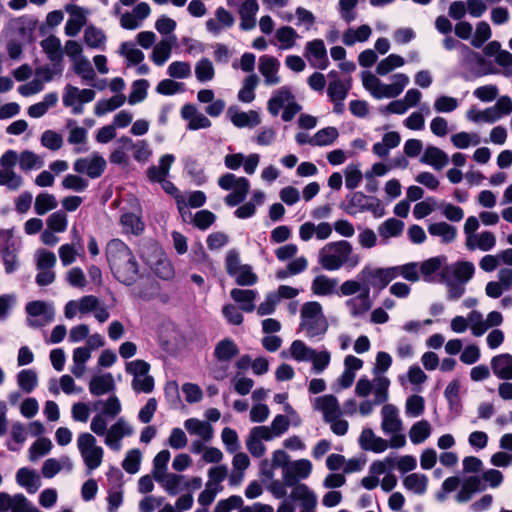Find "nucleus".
Returning a JSON list of instances; mask_svg holds the SVG:
<instances>
[{
    "label": "nucleus",
    "instance_id": "nucleus-11",
    "mask_svg": "<svg viewBox=\"0 0 512 512\" xmlns=\"http://www.w3.org/2000/svg\"><path fill=\"white\" fill-rule=\"evenodd\" d=\"M77 448L88 472H92L101 466L104 450L97 445V439L94 435L88 432L80 433L77 437Z\"/></svg>",
    "mask_w": 512,
    "mask_h": 512
},
{
    "label": "nucleus",
    "instance_id": "nucleus-15",
    "mask_svg": "<svg viewBox=\"0 0 512 512\" xmlns=\"http://www.w3.org/2000/svg\"><path fill=\"white\" fill-rule=\"evenodd\" d=\"M226 3L229 7L237 9L241 30L249 31L255 28L256 14L259 10L257 0H226Z\"/></svg>",
    "mask_w": 512,
    "mask_h": 512
},
{
    "label": "nucleus",
    "instance_id": "nucleus-63",
    "mask_svg": "<svg viewBox=\"0 0 512 512\" xmlns=\"http://www.w3.org/2000/svg\"><path fill=\"white\" fill-rule=\"evenodd\" d=\"M404 228V222L396 218H389L378 227L379 235L384 239L398 237Z\"/></svg>",
    "mask_w": 512,
    "mask_h": 512
},
{
    "label": "nucleus",
    "instance_id": "nucleus-20",
    "mask_svg": "<svg viewBox=\"0 0 512 512\" xmlns=\"http://www.w3.org/2000/svg\"><path fill=\"white\" fill-rule=\"evenodd\" d=\"M94 295H85L78 300H70L65 304L64 316L66 319H73L77 314H88L93 312L99 303Z\"/></svg>",
    "mask_w": 512,
    "mask_h": 512
},
{
    "label": "nucleus",
    "instance_id": "nucleus-32",
    "mask_svg": "<svg viewBox=\"0 0 512 512\" xmlns=\"http://www.w3.org/2000/svg\"><path fill=\"white\" fill-rule=\"evenodd\" d=\"M491 369L493 374L501 380H512V355L502 353L492 357Z\"/></svg>",
    "mask_w": 512,
    "mask_h": 512
},
{
    "label": "nucleus",
    "instance_id": "nucleus-2",
    "mask_svg": "<svg viewBox=\"0 0 512 512\" xmlns=\"http://www.w3.org/2000/svg\"><path fill=\"white\" fill-rule=\"evenodd\" d=\"M105 255L113 276L125 285L134 284L139 276V264L132 250L120 239H111Z\"/></svg>",
    "mask_w": 512,
    "mask_h": 512
},
{
    "label": "nucleus",
    "instance_id": "nucleus-26",
    "mask_svg": "<svg viewBox=\"0 0 512 512\" xmlns=\"http://www.w3.org/2000/svg\"><path fill=\"white\" fill-rule=\"evenodd\" d=\"M234 23V16L225 8L218 7L215 11V17L206 21V28L214 35H218L222 30L231 28Z\"/></svg>",
    "mask_w": 512,
    "mask_h": 512
},
{
    "label": "nucleus",
    "instance_id": "nucleus-14",
    "mask_svg": "<svg viewBox=\"0 0 512 512\" xmlns=\"http://www.w3.org/2000/svg\"><path fill=\"white\" fill-rule=\"evenodd\" d=\"M329 77H333L327 86V97L328 100L333 104V112L340 115L345 111L344 101L346 100L348 93L351 89L350 80H340L337 77V73L331 71L328 74Z\"/></svg>",
    "mask_w": 512,
    "mask_h": 512
},
{
    "label": "nucleus",
    "instance_id": "nucleus-25",
    "mask_svg": "<svg viewBox=\"0 0 512 512\" xmlns=\"http://www.w3.org/2000/svg\"><path fill=\"white\" fill-rule=\"evenodd\" d=\"M206 199V194L200 190L190 192L186 195H175L177 209L182 217L188 213L189 208L202 207L206 203Z\"/></svg>",
    "mask_w": 512,
    "mask_h": 512
},
{
    "label": "nucleus",
    "instance_id": "nucleus-64",
    "mask_svg": "<svg viewBox=\"0 0 512 512\" xmlns=\"http://www.w3.org/2000/svg\"><path fill=\"white\" fill-rule=\"evenodd\" d=\"M431 435V425L427 420H421L412 425L409 438L413 444L423 443Z\"/></svg>",
    "mask_w": 512,
    "mask_h": 512
},
{
    "label": "nucleus",
    "instance_id": "nucleus-13",
    "mask_svg": "<svg viewBox=\"0 0 512 512\" xmlns=\"http://www.w3.org/2000/svg\"><path fill=\"white\" fill-rule=\"evenodd\" d=\"M26 313L28 315L26 323L31 328H40L51 323L55 318V309L53 304L36 300L26 304Z\"/></svg>",
    "mask_w": 512,
    "mask_h": 512
},
{
    "label": "nucleus",
    "instance_id": "nucleus-46",
    "mask_svg": "<svg viewBox=\"0 0 512 512\" xmlns=\"http://www.w3.org/2000/svg\"><path fill=\"white\" fill-rule=\"evenodd\" d=\"M239 354L237 344L230 338H224L219 341L213 352V356L220 362H229Z\"/></svg>",
    "mask_w": 512,
    "mask_h": 512
},
{
    "label": "nucleus",
    "instance_id": "nucleus-37",
    "mask_svg": "<svg viewBox=\"0 0 512 512\" xmlns=\"http://www.w3.org/2000/svg\"><path fill=\"white\" fill-rule=\"evenodd\" d=\"M16 482L28 493L34 494L41 487V479L37 472L29 468H20L16 472Z\"/></svg>",
    "mask_w": 512,
    "mask_h": 512
},
{
    "label": "nucleus",
    "instance_id": "nucleus-10",
    "mask_svg": "<svg viewBox=\"0 0 512 512\" xmlns=\"http://www.w3.org/2000/svg\"><path fill=\"white\" fill-rule=\"evenodd\" d=\"M218 186L230 191L224 198V202L229 207H235L241 204L247 197L250 190V182L245 177L236 176L233 173H225L218 178Z\"/></svg>",
    "mask_w": 512,
    "mask_h": 512
},
{
    "label": "nucleus",
    "instance_id": "nucleus-58",
    "mask_svg": "<svg viewBox=\"0 0 512 512\" xmlns=\"http://www.w3.org/2000/svg\"><path fill=\"white\" fill-rule=\"evenodd\" d=\"M24 185L23 177L15 170L0 169V186L7 190L16 192Z\"/></svg>",
    "mask_w": 512,
    "mask_h": 512
},
{
    "label": "nucleus",
    "instance_id": "nucleus-16",
    "mask_svg": "<svg viewBox=\"0 0 512 512\" xmlns=\"http://www.w3.org/2000/svg\"><path fill=\"white\" fill-rule=\"evenodd\" d=\"M106 160L94 152L88 157L78 158L73 163V170L79 174H86L92 179L99 178L106 169Z\"/></svg>",
    "mask_w": 512,
    "mask_h": 512
},
{
    "label": "nucleus",
    "instance_id": "nucleus-44",
    "mask_svg": "<svg viewBox=\"0 0 512 512\" xmlns=\"http://www.w3.org/2000/svg\"><path fill=\"white\" fill-rule=\"evenodd\" d=\"M114 390L115 382L111 373L94 376L89 382V391L95 396H101Z\"/></svg>",
    "mask_w": 512,
    "mask_h": 512
},
{
    "label": "nucleus",
    "instance_id": "nucleus-61",
    "mask_svg": "<svg viewBox=\"0 0 512 512\" xmlns=\"http://www.w3.org/2000/svg\"><path fill=\"white\" fill-rule=\"evenodd\" d=\"M259 78L256 74L247 76L238 92V100L243 103H250L255 99V89L258 85Z\"/></svg>",
    "mask_w": 512,
    "mask_h": 512
},
{
    "label": "nucleus",
    "instance_id": "nucleus-36",
    "mask_svg": "<svg viewBox=\"0 0 512 512\" xmlns=\"http://www.w3.org/2000/svg\"><path fill=\"white\" fill-rule=\"evenodd\" d=\"M295 99L291 89L287 86L275 90L269 99L267 109L271 115L277 116L281 108H284L289 102Z\"/></svg>",
    "mask_w": 512,
    "mask_h": 512
},
{
    "label": "nucleus",
    "instance_id": "nucleus-55",
    "mask_svg": "<svg viewBox=\"0 0 512 512\" xmlns=\"http://www.w3.org/2000/svg\"><path fill=\"white\" fill-rule=\"evenodd\" d=\"M120 224L125 234L140 235L144 231V223L140 216L125 212L120 217Z\"/></svg>",
    "mask_w": 512,
    "mask_h": 512
},
{
    "label": "nucleus",
    "instance_id": "nucleus-60",
    "mask_svg": "<svg viewBox=\"0 0 512 512\" xmlns=\"http://www.w3.org/2000/svg\"><path fill=\"white\" fill-rule=\"evenodd\" d=\"M125 101L126 96L124 94H117L110 99L99 100L95 105L94 113L97 116L105 115L124 105Z\"/></svg>",
    "mask_w": 512,
    "mask_h": 512
},
{
    "label": "nucleus",
    "instance_id": "nucleus-31",
    "mask_svg": "<svg viewBox=\"0 0 512 512\" xmlns=\"http://www.w3.org/2000/svg\"><path fill=\"white\" fill-rule=\"evenodd\" d=\"M465 246L469 251L487 252L496 246V237L491 231H482L465 239Z\"/></svg>",
    "mask_w": 512,
    "mask_h": 512
},
{
    "label": "nucleus",
    "instance_id": "nucleus-41",
    "mask_svg": "<svg viewBox=\"0 0 512 512\" xmlns=\"http://www.w3.org/2000/svg\"><path fill=\"white\" fill-rule=\"evenodd\" d=\"M63 469L67 470L68 472L73 469V463L67 455H63L58 459L48 458L43 463L41 472L45 478L50 479Z\"/></svg>",
    "mask_w": 512,
    "mask_h": 512
},
{
    "label": "nucleus",
    "instance_id": "nucleus-24",
    "mask_svg": "<svg viewBox=\"0 0 512 512\" xmlns=\"http://www.w3.org/2000/svg\"><path fill=\"white\" fill-rule=\"evenodd\" d=\"M258 68L267 86L277 85L281 82V77L278 75L280 62L277 58L270 55L261 56Z\"/></svg>",
    "mask_w": 512,
    "mask_h": 512
},
{
    "label": "nucleus",
    "instance_id": "nucleus-50",
    "mask_svg": "<svg viewBox=\"0 0 512 512\" xmlns=\"http://www.w3.org/2000/svg\"><path fill=\"white\" fill-rule=\"evenodd\" d=\"M40 45L51 62L58 63L62 61L63 50L61 41L58 37L50 35L43 39Z\"/></svg>",
    "mask_w": 512,
    "mask_h": 512
},
{
    "label": "nucleus",
    "instance_id": "nucleus-47",
    "mask_svg": "<svg viewBox=\"0 0 512 512\" xmlns=\"http://www.w3.org/2000/svg\"><path fill=\"white\" fill-rule=\"evenodd\" d=\"M338 280L327 275H317L311 283V291L317 296H330L334 294Z\"/></svg>",
    "mask_w": 512,
    "mask_h": 512
},
{
    "label": "nucleus",
    "instance_id": "nucleus-5",
    "mask_svg": "<svg viewBox=\"0 0 512 512\" xmlns=\"http://www.w3.org/2000/svg\"><path fill=\"white\" fill-rule=\"evenodd\" d=\"M475 266L470 261H458L441 270V282L447 287V299L457 300L465 293V285L473 278Z\"/></svg>",
    "mask_w": 512,
    "mask_h": 512
},
{
    "label": "nucleus",
    "instance_id": "nucleus-12",
    "mask_svg": "<svg viewBox=\"0 0 512 512\" xmlns=\"http://www.w3.org/2000/svg\"><path fill=\"white\" fill-rule=\"evenodd\" d=\"M358 277L364 284V289L368 290L370 287L383 290L394 280L392 266L373 267L366 265L359 272Z\"/></svg>",
    "mask_w": 512,
    "mask_h": 512
},
{
    "label": "nucleus",
    "instance_id": "nucleus-42",
    "mask_svg": "<svg viewBox=\"0 0 512 512\" xmlns=\"http://www.w3.org/2000/svg\"><path fill=\"white\" fill-rule=\"evenodd\" d=\"M228 114L234 126L238 128H253L261 123V118L257 111L250 110L248 112L229 109Z\"/></svg>",
    "mask_w": 512,
    "mask_h": 512
},
{
    "label": "nucleus",
    "instance_id": "nucleus-56",
    "mask_svg": "<svg viewBox=\"0 0 512 512\" xmlns=\"http://www.w3.org/2000/svg\"><path fill=\"white\" fill-rule=\"evenodd\" d=\"M174 40L163 39L157 43L151 53V60L157 66H163L170 58Z\"/></svg>",
    "mask_w": 512,
    "mask_h": 512
},
{
    "label": "nucleus",
    "instance_id": "nucleus-28",
    "mask_svg": "<svg viewBox=\"0 0 512 512\" xmlns=\"http://www.w3.org/2000/svg\"><path fill=\"white\" fill-rule=\"evenodd\" d=\"M359 444L363 450L373 451L375 453H382L390 447L389 440L376 436L370 428L362 430L359 437Z\"/></svg>",
    "mask_w": 512,
    "mask_h": 512
},
{
    "label": "nucleus",
    "instance_id": "nucleus-43",
    "mask_svg": "<svg viewBox=\"0 0 512 512\" xmlns=\"http://www.w3.org/2000/svg\"><path fill=\"white\" fill-rule=\"evenodd\" d=\"M66 125L69 129L68 143L77 146L74 149L76 153L85 152L87 150L85 147L87 144V130L77 126L76 121L72 119L68 120Z\"/></svg>",
    "mask_w": 512,
    "mask_h": 512
},
{
    "label": "nucleus",
    "instance_id": "nucleus-27",
    "mask_svg": "<svg viewBox=\"0 0 512 512\" xmlns=\"http://www.w3.org/2000/svg\"><path fill=\"white\" fill-rule=\"evenodd\" d=\"M345 306L353 318H360L364 316L372 307L369 290L363 289L362 293L349 298L346 300Z\"/></svg>",
    "mask_w": 512,
    "mask_h": 512
},
{
    "label": "nucleus",
    "instance_id": "nucleus-35",
    "mask_svg": "<svg viewBox=\"0 0 512 512\" xmlns=\"http://www.w3.org/2000/svg\"><path fill=\"white\" fill-rule=\"evenodd\" d=\"M95 95V91L92 89H79L75 86L67 85L63 94V104L89 103L94 100Z\"/></svg>",
    "mask_w": 512,
    "mask_h": 512
},
{
    "label": "nucleus",
    "instance_id": "nucleus-19",
    "mask_svg": "<svg viewBox=\"0 0 512 512\" xmlns=\"http://www.w3.org/2000/svg\"><path fill=\"white\" fill-rule=\"evenodd\" d=\"M0 244H3L0 249L2 258L5 265L6 273L10 274L18 268L17 248L13 241L12 233L8 230L0 231Z\"/></svg>",
    "mask_w": 512,
    "mask_h": 512
},
{
    "label": "nucleus",
    "instance_id": "nucleus-49",
    "mask_svg": "<svg viewBox=\"0 0 512 512\" xmlns=\"http://www.w3.org/2000/svg\"><path fill=\"white\" fill-rule=\"evenodd\" d=\"M428 232L430 235L441 238V241L445 244L453 242L457 237L456 227L446 222H436L428 226Z\"/></svg>",
    "mask_w": 512,
    "mask_h": 512
},
{
    "label": "nucleus",
    "instance_id": "nucleus-22",
    "mask_svg": "<svg viewBox=\"0 0 512 512\" xmlns=\"http://www.w3.org/2000/svg\"><path fill=\"white\" fill-rule=\"evenodd\" d=\"M313 408L323 415L325 422H331L336 416H342V410L338 399L332 394H326L314 398Z\"/></svg>",
    "mask_w": 512,
    "mask_h": 512
},
{
    "label": "nucleus",
    "instance_id": "nucleus-23",
    "mask_svg": "<svg viewBox=\"0 0 512 512\" xmlns=\"http://www.w3.org/2000/svg\"><path fill=\"white\" fill-rule=\"evenodd\" d=\"M270 434L263 426H255L250 429L246 438V448L249 453L256 458L262 457L266 453V446L263 441H271Z\"/></svg>",
    "mask_w": 512,
    "mask_h": 512
},
{
    "label": "nucleus",
    "instance_id": "nucleus-21",
    "mask_svg": "<svg viewBox=\"0 0 512 512\" xmlns=\"http://www.w3.org/2000/svg\"><path fill=\"white\" fill-rule=\"evenodd\" d=\"M146 262L159 278L170 280L174 277L172 262L159 248H153V258L146 259Z\"/></svg>",
    "mask_w": 512,
    "mask_h": 512
},
{
    "label": "nucleus",
    "instance_id": "nucleus-40",
    "mask_svg": "<svg viewBox=\"0 0 512 512\" xmlns=\"http://www.w3.org/2000/svg\"><path fill=\"white\" fill-rule=\"evenodd\" d=\"M420 162L432 166L435 170H442L449 162L448 155L438 147L427 146Z\"/></svg>",
    "mask_w": 512,
    "mask_h": 512
},
{
    "label": "nucleus",
    "instance_id": "nucleus-29",
    "mask_svg": "<svg viewBox=\"0 0 512 512\" xmlns=\"http://www.w3.org/2000/svg\"><path fill=\"white\" fill-rule=\"evenodd\" d=\"M291 498L301 503L300 512H316L317 496L307 485L299 484L293 488Z\"/></svg>",
    "mask_w": 512,
    "mask_h": 512
},
{
    "label": "nucleus",
    "instance_id": "nucleus-3",
    "mask_svg": "<svg viewBox=\"0 0 512 512\" xmlns=\"http://www.w3.org/2000/svg\"><path fill=\"white\" fill-rule=\"evenodd\" d=\"M390 380L385 376H377L373 380L361 377L355 385V395L364 398L358 405L361 416H369L376 406L384 404L389 399Z\"/></svg>",
    "mask_w": 512,
    "mask_h": 512
},
{
    "label": "nucleus",
    "instance_id": "nucleus-6",
    "mask_svg": "<svg viewBox=\"0 0 512 512\" xmlns=\"http://www.w3.org/2000/svg\"><path fill=\"white\" fill-rule=\"evenodd\" d=\"M90 430L95 435L104 437L105 445L115 452L122 449V439L134 432L133 427L122 417L108 428V419H103L102 415L92 418Z\"/></svg>",
    "mask_w": 512,
    "mask_h": 512
},
{
    "label": "nucleus",
    "instance_id": "nucleus-62",
    "mask_svg": "<svg viewBox=\"0 0 512 512\" xmlns=\"http://www.w3.org/2000/svg\"><path fill=\"white\" fill-rule=\"evenodd\" d=\"M43 165L44 161L42 157L33 151L24 150L19 154V167L22 171L27 172L34 169H40Z\"/></svg>",
    "mask_w": 512,
    "mask_h": 512
},
{
    "label": "nucleus",
    "instance_id": "nucleus-1",
    "mask_svg": "<svg viewBox=\"0 0 512 512\" xmlns=\"http://www.w3.org/2000/svg\"><path fill=\"white\" fill-rule=\"evenodd\" d=\"M282 470V479L286 486L296 487L299 481L306 479L312 472V463L308 459L290 461V456L284 450L278 449L272 453L271 461L261 463V473L266 479L275 478L274 470Z\"/></svg>",
    "mask_w": 512,
    "mask_h": 512
},
{
    "label": "nucleus",
    "instance_id": "nucleus-51",
    "mask_svg": "<svg viewBox=\"0 0 512 512\" xmlns=\"http://www.w3.org/2000/svg\"><path fill=\"white\" fill-rule=\"evenodd\" d=\"M371 197L362 192H354L347 196V204L344 210L349 215H356L365 212Z\"/></svg>",
    "mask_w": 512,
    "mask_h": 512
},
{
    "label": "nucleus",
    "instance_id": "nucleus-30",
    "mask_svg": "<svg viewBox=\"0 0 512 512\" xmlns=\"http://www.w3.org/2000/svg\"><path fill=\"white\" fill-rule=\"evenodd\" d=\"M233 454L232 472L228 477V482L231 486H238L244 479L245 470L250 466V459L246 453L239 452V450Z\"/></svg>",
    "mask_w": 512,
    "mask_h": 512
},
{
    "label": "nucleus",
    "instance_id": "nucleus-17",
    "mask_svg": "<svg viewBox=\"0 0 512 512\" xmlns=\"http://www.w3.org/2000/svg\"><path fill=\"white\" fill-rule=\"evenodd\" d=\"M69 18L65 24L64 31L68 37L77 36L87 23L89 11L76 4L68 3L64 6Z\"/></svg>",
    "mask_w": 512,
    "mask_h": 512
},
{
    "label": "nucleus",
    "instance_id": "nucleus-52",
    "mask_svg": "<svg viewBox=\"0 0 512 512\" xmlns=\"http://www.w3.org/2000/svg\"><path fill=\"white\" fill-rule=\"evenodd\" d=\"M405 489L417 495H423L427 491L428 477L425 474L411 473L403 478Z\"/></svg>",
    "mask_w": 512,
    "mask_h": 512
},
{
    "label": "nucleus",
    "instance_id": "nucleus-18",
    "mask_svg": "<svg viewBox=\"0 0 512 512\" xmlns=\"http://www.w3.org/2000/svg\"><path fill=\"white\" fill-rule=\"evenodd\" d=\"M304 56L314 68L325 70L329 65L327 50L321 39H314L307 42Z\"/></svg>",
    "mask_w": 512,
    "mask_h": 512
},
{
    "label": "nucleus",
    "instance_id": "nucleus-38",
    "mask_svg": "<svg viewBox=\"0 0 512 512\" xmlns=\"http://www.w3.org/2000/svg\"><path fill=\"white\" fill-rule=\"evenodd\" d=\"M372 35V29L369 25L363 24L357 27H349L342 34V43L348 47L356 43H364Z\"/></svg>",
    "mask_w": 512,
    "mask_h": 512
},
{
    "label": "nucleus",
    "instance_id": "nucleus-57",
    "mask_svg": "<svg viewBox=\"0 0 512 512\" xmlns=\"http://www.w3.org/2000/svg\"><path fill=\"white\" fill-rule=\"evenodd\" d=\"M392 270L394 279L401 276L412 283L418 282L421 279L418 262H409L403 265L392 266Z\"/></svg>",
    "mask_w": 512,
    "mask_h": 512
},
{
    "label": "nucleus",
    "instance_id": "nucleus-39",
    "mask_svg": "<svg viewBox=\"0 0 512 512\" xmlns=\"http://www.w3.org/2000/svg\"><path fill=\"white\" fill-rule=\"evenodd\" d=\"M169 495H177L186 490V477L176 473H166L155 480Z\"/></svg>",
    "mask_w": 512,
    "mask_h": 512
},
{
    "label": "nucleus",
    "instance_id": "nucleus-45",
    "mask_svg": "<svg viewBox=\"0 0 512 512\" xmlns=\"http://www.w3.org/2000/svg\"><path fill=\"white\" fill-rule=\"evenodd\" d=\"M175 157L172 154H165L159 160V165L151 166L147 170V177L152 182H162L164 181L171 168L172 163L174 162Z\"/></svg>",
    "mask_w": 512,
    "mask_h": 512
},
{
    "label": "nucleus",
    "instance_id": "nucleus-48",
    "mask_svg": "<svg viewBox=\"0 0 512 512\" xmlns=\"http://www.w3.org/2000/svg\"><path fill=\"white\" fill-rule=\"evenodd\" d=\"M83 40L89 48L98 50H105L106 48L107 36L105 32L94 25L85 28Z\"/></svg>",
    "mask_w": 512,
    "mask_h": 512
},
{
    "label": "nucleus",
    "instance_id": "nucleus-53",
    "mask_svg": "<svg viewBox=\"0 0 512 512\" xmlns=\"http://www.w3.org/2000/svg\"><path fill=\"white\" fill-rule=\"evenodd\" d=\"M118 54L126 59L127 66L138 65L144 60V53L130 41H125L120 44Z\"/></svg>",
    "mask_w": 512,
    "mask_h": 512
},
{
    "label": "nucleus",
    "instance_id": "nucleus-4",
    "mask_svg": "<svg viewBox=\"0 0 512 512\" xmlns=\"http://www.w3.org/2000/svg\"><path fill=\"white\" fill-rule=\"evenodd\" d=\"M360 256L353 253V247L346 240H339L325 244L318 252V263L324 270L336 271L347 265L356 267Z\"/></svg>",
    "mask_w": 512,
    "mask_h": 512
},
{
    "label": "nucleus",
    "instance_id": "nucleus-59",
    "mask_svg": "<svg viewBox=\"0 0 512 512\" xmlns=\"http://www.w3.org/2000/svg\"><path fill=\"white\" fill-rule=\"evenodd\" d=\"M59 258L64 267L73 264L77 257L84 255L83 246L74 245L71 243L62 244L58 249Z\"/></svg>",
    "mask_w": 512,
    "mask_h": 512
},
{
    "label": "nucleus",
    "instance_id": "nucleus-33",
    "mask_svg": "<svg viewBox=\"0 0 512 512\" xmlns=\"http://www.w3.org/2000/svg\"><path fill=\"white\" fill-rule=\"evenodd\" d=\"M230 297L239 304L240 310L250 313L256 308L255 301L258 297V291L255 289L234 288L230 291Z\"/></svg>",
    "mask_w": 512,
    "mask_h": 512
},
{
    "label": "nucleus",
    "instance_id": "nucleus-54",
    "mask_svg": "<svg viewBox=\"0 0 512 512\" xmlns=\"http://www.w3.org/2000/svg\"><path fill=\"white\" fill-rule=\"evenodd\" d=\"M275 38L280 44V49L288 50L296 45L300 35L291 26H281L275 32Z\"/></svg>",
    "mask_w": 512,
    "mask_h": 512
},
{
    "label": "nucleus",
    "instance_id": "nucleus-8",
    "mask_svg": "<svg viewBox=\"0 0 512 512\" xmlns=\"http://www.w3.org/2000/svg\"><path fill=\"white\" fill-rule=\"evenodd\" d=\"M300 316V327L305 331L307 337L323 336L327 332L328 321L319 302L310 301L304 303Z\"/></svg>",
    "mask_w": 512,
    "mask_h": 512
},
{
    "label": "nucleus",
    "instance_id": "nucleus-34",
    "mask_svg": "<svg viewBox=\"0 0 512 512\" xmlns=\"http://www.w3.org/2000/svg\"><path fill=\"white\" fill-rule=\"evenodd\" d=\"M184 427L190 435L197 436L203 442H210L213 439L214 429L206 421L189 418L185 420Z\"/></svg>",
    "mask_w": 512,
    "mask_h": 512
},
{
    "label": "nucleus",
    "instance_id": "nucleus-9",
    "mask_svg": "<svg viewBox=\"0 0 512 512\" xmlns=\"http://www.w3.org/2000/svg\"><path fill=\"white\" fill-rule=\"evenodd\" d=\"M381 429L389 435L390 448L399 449L406 445V436L402 433L403 422L398 408L393 404H384L381 408Z\"/></svg>",
    "mask_w": 512,
    "mask_h": 512
},
{
    "label": "nucleus",
    "instance_id": "nucleus-7",
    "mask_svg": "<svg viewBox=\"0 0 512 512\" xmlns=\"http://www.w3.org/2000/svg\"><path fill=\"white\" fill-rule=\"evenodd\" d=\"M391 83L385 84L370 72L362 74L364 88L376 99L395 98L399 96L409 83L406 74L397 73L391 77Z\"/></svg>",
    "mask_w": 512,
    "mask_h": 512
}]
</instances>
